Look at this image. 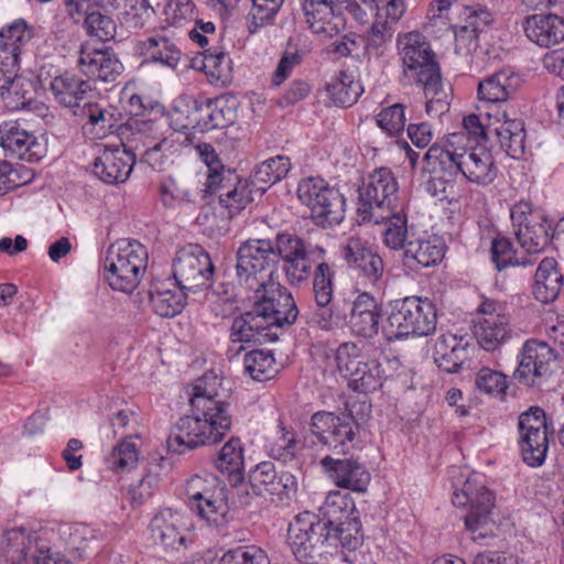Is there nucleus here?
<instances>
[{
  "label": "nucleus",
  "mask_w": 564,
  "mask_h": 564,
  "mask_svg": "<svg viewBox=\"0 0 564 564\" xmlns=\"http://www.w3.org/2000/svg\"><path fill=\"white\" fill-rule=\"evenodd\" d=\"M327 91L335 105L350 107L358 100L364 88L352 73L340 72L327 84Z\"/></svg>",
  "instance_id": "nucleus-44"
},
{
  "label": "nucleus",
  "mask_w": 564,
  "mask_h": 564,
  "mask_svg": "<svg viewBox=\"0 0 564 564\" xmlns=\"http://www.w3.org/2000/svg\"><path fill=\"white\" fill-rule=\"evenodd\" d=\"M382 223L387 224V228L383 231V242L391 249H403L405 250L406 245V218L400 214L398 209L393 210V216L388 217Z\"/></svg>",
  "instance_id": "nucleus-54"
},
{
  "label": "nucleus",
  "mask_w": 564,
  "mask_h": 564,
  "mask_svg": "<svg viewBox=\"0 0 564 564\" xmlns=\"http://www.w3.org/2000/svg\"><path fill=\"white\" fill-rule=\"evenodd\" d=\"M327 547H336L339 543L343 547L356 550L362 542L361 523L358 517L344 520L338 524H334L326 530Z\"/></svg>",
  "instance_id": "nucleus-46"
},
{
  "label": "nucleus",
  "mask_w": 564,
  "mask_h": 564,
  "mask_svg": "<svg viewBox=\"0 0 564 564\" xmlns=\"http://www.w3.org/2000/svg\"><path fill=\"white\" fill-rule=\"evenodd\" d=\"M97 9L95 12L87 15L83 20L88 33L101 41H108L116 34V24L110 17L100 12Z\"/></svg>",
  "instance_id": "nucleus-58"
},
{
  "label": "nucleus",
  "mask_w": 564,
  "mask_h": 564,
  "mask_svg": "<svg viewBox=\"0 0 564 564\" xmlns=\"http://www.w3.org/2000/svg\"><path fill=\"white\" fill-rule=\"evenodd\" d=\"M220 388L221 379L213 372L196 380L189 398L192 414L182 416L167 437L171 452L183 454L187 449L216 444L224 438L232 420Z\"/></svg>",
  "instance_id": "nucleus-2"
},
{
  "label": "nucleus",
  "mask_w": 564,
  "mask_h": 564,
  "mask_svg": "<svg viewBox=\"0 0 564 564\" xmlns=\"http://www.w3.org/2000/svg\"><path fill=\"white\" fill-rule=\"evenodd\" d=\"M321 466L333 482L355 492H365L370 484V473L357 459L351 457L325 456Z\"/></svg>",
  "instance_id": "nucleus-22"
},
{
  "label": "nucleus",
  "mask_w": 564,
  "mask_h": 564,
  "mask_svg": "<svg viewBox=\"0 0 564 564\" xmlns=\"http://www.w3.org/2000/svg\"><path fill=\"white\" fill-rule=\"evenodd\" d=\"M77 65L80 72L93 80L115 82L123 70V65L110 48L82 45Z\"/></svg>",
  "instance_id": "nucleus-20"
},
{
  "label": "nucleus",
  "mask_w": 564,
  "mask_h": 564,
  "mask_svg": "<svg viewBox=\"0 0 564 564\" xmlns=\"http://www.w3.org/2000/svg\"><path fill=\"white\" fill-rule=\"evenodd\" d=\"M381 308L373 295L362 292L351 303L348 326L351 333L364 338H373L379 332Z\"/></svg>",
  "instance_id": "nucleus-29"
},
{
  "label": "nucleus",
  "mask_w": 564,
  "mask_h": 564,
  "mask_svg": "<svg viewBox=\"0 0 564 564\" xmlns=\"http://www.w3.org/2000/svg\"><path fill=\"white\" fill-rule=\"evenodd\" d=\"M491 256L492 261L498 270H502L509 264L527 265L530 263L529 261L520 262L518 259H514L512 245L510 240L505 237H497L492 240Z\"/></svg>",
  "instance_id": "nucleus-63"
},
{
  "label": "nucleus",
  "mask_w": 564,
  "mask_h": 564,
  "mask_svg": "<svg viewBox=\"0 0 564 564\" xmlns=\"http://www.w3.org/2000/svg\"><path fill=\"white\" fill-rule=\"evenodd\" d=\"M503 117H506V115H503ZM498 123L499 124L495 128L490 124L485 127L480 121V118L477 115L471 113L464 118L463 130L457 133L465 134L466 144L467 147H470V137H473L474 141L478 142L481 139H486L490 132H495L500 147L509 156L513 159L522 156L524 153L525 142L523 121L520 119L505 118L502 122L498 121Z\"/></svg>",
  "instance_id": "nucleus-15"
},
{
  "label": "nucleus",
  "mask_w": 564,
  "mask_h": 564,
  "mask_svg": "<svg viewBox=\"0 0 564 564\" xmlns=\"http://www.w3.org/2000/svg\"><path fill=\"white\" fill-rule=\"evenodd\" d=\"M423 172L429 174L426 192L442 200H453L459 174L469 182L485 186L496 180L498 169L488 149L467 147L465 134L452 133L426 151Z\"/></svg>",
  "instance_id": "nucleus-1"
},
{
  "label": "nucleus",
  "mask_w": 564,
  "mask_h": 564,
  "mask_svg": "<svg viewBox=\"0 0 564 564\" xmlns=\"http://www.w3.org/2000/svg\"><path fill=\"white\" fill-rule=\"evenodd\" d=\"M310 426L312 434L335 455H347L359 431V424L350 413L316 412Z\"/></svg>",
  "instance_id": "nucleus-14"
},
{
  "label": "nucleus",
  "mask_w": 564,
  "mask_h": 564,
  "mask_svg": "<svg viewBox=\"0 0 564 564\" xmlns=\"http://www.w3.org/2000/svg\"><path fill=\"white\" fill-rule=\"evenodd\" d=\"M564 290L563 274L557 270L554 258H544L536 271L533 284V294L542 303L553 302Z\"/></svg>",
  "instance_id": "nucleus-37"
},
{
  "label": "nucleus",
  "mask_w": 564,
  "mask_h": 564,
  "mask_svg": "<svg viewBox=\"0 0 564 564\" xmlns=\"http://www.w3.org/2000/svg\"><path fill=\"white\" fill-rule=\"evenodd\" d=\"M473 334L482 349L494 352L510 341L514 332L505 307L496 301L485 300L473 321Z\"/></svg>",
  "instance_id": "nucleus-13"
},
{
  "label": "nucleus",
  "mask_w": 564,
  "mask_h": 564,
  "mask_svg": "<svg viewBox=\"0 0 564 564\" xmlns=\"http://www.w3.org/2000/svg\"><path fill=\"white\" fill-rule=\"evenodd\" d=\"M243 367L253 380L264 381L274 372V357L270 351L254 349L245 355Z\"/></svg>",
  "instance_id": "nucleus-51"
},
{
  "label": "nucleus",
  "mask_w": 564,
  "mask_h": 564,
  "mask_svg": "<svg viewBox=\"0 0 564 564\" xmlns=\"http://www.w3.org/2000/svg\"><path fill=\"white\" fill-rule=\"evenodd\" d=\"M236 276L246 290L259 293L273 280L275 253L270 239H249L237 251Z\"/></svg>",
  "instance_id": "nucleus-7"
},
{
  "label": "nucleus",
  "mask_w": 564,
  "mask_h": 564,
  "mask_svg": "<svg viewBox=\"0 0 564 564\" xmlns=\"http://www.w3.org/2000/svg\"><path fill=\"white\" fill-rule=\"evenodd\" d=\"M527 37L541 47H550L564 40V19L556 14H532L524 19Z\"/></svg>",
  "instance_id": "nucleus-32"
},
{
  "label": "nucleus",
  "mask_w": 564,
  "mask_h": 564,
  "mask_svg": "<svg viewBox=\"0 0 564 564\" xmlns=\"http://www.w3.org/2000/svg\"><path fill=\"white\" fill-rule=\"evenodd\" d=\"M514 236L528 253H540L550 245L551 225L542 217H532L524 228L516 229Z\"/></svg>",
  "instance_id": "nucleus-43"
},
{
  "label": "nucleus",
  "mask_w": 564,
  "mask_h": 564,
  "mask_svg": "<svg viewBox=\"0 0 564 564\" xmlns=\"http://www.w3.org/2000/svg\"><path fill=\"white\" fill-rule=\"evenodd\" d=\"M276 436L270 443V456L274 459L286 463L292 460L297 452V440L291 432L285 431L283 426H279Z\"/></svg>",
  "instance_id": "nucleus-57"
},
{
  "label": "nucleus",
  "mask_w": 564,
  "mask_h": 564,
  "mask_svg": "<svg viewBox=\"0 0 564 564\" xmlns=\"http://www.w3.org/2000/svg\"><path fill=\"white\" fill-rule=\"evenodd\" d=\"M382 373L381 365L377 360L366 358L345 378L354 391L368 393L381 387Z\"/></svg>",
  "instance_id": "nucleus-45"
},
{
  "label": "nucleus",
  "mask_w": 564,
  "mask_h": 564,
  "mask_svg": "<svg viewBox=\"0 0 564 564\" xmlns=\"http://www.w3.org/2000/svg\"><path fill=\"white\" fill-rule=\"evenodd\" d=\"M311 275L313 276L314 300L318 307L312 318L322 329H327L332 318L329 305L334 296L335 271L322 260L316 262L315 270Z\"/></svg>",
  "instance_id": "nucleus-30"
},
{
  "label": "nucleus",
  "mask_w": 564,
  "mask_h": 564,
  "mask_svg": "<svg viewBox=\"0 0 564 564\" xmlns=\"http://www.w3.org/2000/svg\"><path fill=\"white\" fill-rule=\"evenodd\" d=\"M253 305L270 328L275 332L284 325H292L299 316L291 292L275 281L268 283L259 293H256Z\"/></svg>",
  "instance_id": "nucleus-17"
},
{
  "label": "nucleus",
  "mask_w": 564,
  "mask_h": 564,
  "mask_svg": "<svg viewBox=\"0 0 564 564\" xmlns=\"http://www.w3.org/2000/svg\"><path fill=\"white\" fill-rule=\"evenodd\" d=\"M344 3H349V0H303L302 10L307 26L326 39L336 36L344 28L340 9Z\"/></svg>",
  "instance_id": "nucleus-19"
},
{
  "label": "nucleus",
  "mask_w": 564,
  "mask_h": 564,
  "mask_svg": "<svg viewBox=\"0 0 564 564\" xmlns=\"http://www.w3.org/2000/svg\"><path fill=\"white\" fill-rule=\"evenodd\" d=\"M453 503L456 507L470 510L465 516V525L475 541H482L494 535L495 522L491 518L495 508V497L490 490L480 485L476 477L466 479L460 491L453 494Z\"/></svg>",
  "instance_id": "nucleus-9"
},
{
  "label": "nucleus",
  "mask_w": 564,
  "mask_h": 564,
  "mask_svg": "<svg viewBox=\"0 0 564 564\" xmlns=\"http://www.w3.org/2000/svg\"><path fill=\"white\" fill-rule=\"evenodd\" d=\"M314 223L321 227H332L345 217V198L338 189L329 187L311 208Z\"/></svg>",
  "instance_id": "nucleus-41"
},
{
  "label": "nucleus",
  "mask_w": 564,
  "mask_h": 564,
  "mask_svg": "<svg viewBox=\"0 0 564 564\" xmlns=\"http://www.w3.org/2000/svg\"><path fill=\"white\" fill-rule=\"evenodd\" d=\"M186 496L192 500L193 508L209 524L224 528L227 523L229 507L226 487L213 475L192 476L185 487Z\"/></svg>",
  "instance_id": "nucleus-11"
},
{
  "label": "nucleus",
  "mask_w": 564,
  "mask_h": 564,
  "mask_svg": "<svg viewBox=\"0 0 564 564\" xmlns=\"http://www.w3.org/2000/svg\"><path fill=\"white\" fill-rule=\"evenodd\" d=\"M478 390L488 394H500L507 389V378L502 372L490 368H481L475 380Z\"/></svg>",
  "instance_id": "nucleus-60"
},
{
  "label": "nucleus",
  "mask_w": 564,
  "mask_h": 564,
  "mask_svg": "<svg viewBox=\"0 0 564 564\" xmlns=\"http://www.w3.org/2000/svg\"><path fill=\"white\" fill-rule=\"evenodd\" d=\"M143 54L152 62L161 63L164 66L175 68L181 59L182 53L174 42L165 36H153L147 39L142 44Z\"/></svg>",
  "instance_id": "nucleus-47"
},
{
  "label": "nucleus",
  "mask_w": 564,
  "mask_h": 564,
  "mask_svg": "<svg viewBox=\"0 0 564 564\" xmlns=\"http://www.w3.org/2000/svg\"><path fill=\"white\" fill-rule=\"evenodd\" d=\"M192 138L181 131H174L142 153L141 162L155 171H165L178 156L183 147L192 144Z\"/></svg>",
  "instance_id": "nucleus-34"
},
{
  "label": "nucleus",
  "mask_w": 564,
  "mask_h": 564,
  "mask_svg": "<svg viewBox=\"0 0 564 564\" xmlns=\"http://www.w3.org/2000/svg\"><path fill=\"white\" fill-rule=\"evenodd\" d=\"M404 76L419 85L426 98L425 111L441 117L448 111L449 94L445 90L441 68L430 43L419 32H410L399 39Z\"/></svg>",
  "instance_id": "nucleus-3"
},
{
  "label": "nucleus",
  "mask_w": 564,
  "mask_h": 564,
  "mask_svg": "<svg viewBox=\"0 0 564 564\" xmlns=\"http://www.w3.org/2000/svg\"><path fill=\"white\" fill-rule=\"evenodd\" d=\"M520 441L523 460L532 467L541 466L549 449L547 431L523 433Z\"/></svg>",
  "instance_id": "nucleus-49"
},
{
  "label": "nucleus",
  "mask_w": 564,
  "mask_h": 564,
  "mask_svg": "<svg viewBox=\"0 0 564 564\" xmlns=\"http://www.w3.org/2000/svg\"><path fill=\"white\" fill-rule=\"evenodd\" d=\"M519 86L520 77L513 70L503 68L480 80L477 93L481 100L502 102L508 100Z\"/></svg>",
  "instance_id": "nucleus-35"
},
{
  "label": "nucleus",
  "mask_w": 564,
  "mask_h": 564,
  "mask_svg": "<svg viewBox=\"0 0 564 564\" xmlns=\"http://www.w3.org/2000/svg\"><path fill=\"white\" fill-rule=\"evenodd\" d=\"M318 511L319 514H316V523L323 525L324 530L344 520L357 517L352 498L349 494L340 491L329 492Z\"/></svg>",
  "instance_id": "nucleus-40"
},
{
  "label": "nucleus",
  "mask_w": 564,
  "mask_h": 564,
  "mask_svg": "<svg viewBox=\"0 0 564 564\" xmlns=\"http://www.w3.org/2000/svg\"><path fill=\"white\" fill-rule=\"evenodd\" d=\"M272 243L275 267L282 261V270L292 285L306 282L312 274L313 264L325 253L322 247H313L303 238L290 232L278 234Z\"/></svg>",
  "instance_id": "nucleus-8"
},
{
  "label": "nucleus",
  "mask_w": 564,
  "mask_h": 564,
  "mask_svg": "<svg viewBox=\"0 0 564 564\" xmlns=\"http://www.w3.org/2000/svg\"><path fill=\"white\" fill-rule=\"evenodd\" d=\"M198 192H195L189 184L182 183L161 186V197L165 206L172 207L175 204L194 203Z\"/></svg>",
  "instance_id": "nucleus-61"
},
{
  "label": "nucleus",
  "mask_w": 564,
  "mask_h": 564,
  "mask_svg": "<svg viewBox=\"0 0 564 564\" xmlns=\"http://www.w3.org/2000/svg\"><path fill=\"white\" fill-rule=\"evenodd\" d=\"M251 1L252 7L248 14V29L250 33H254L262 26L272 23L284 2V0Z\"/></svg>",
  "instance_id": "nucleus-53"
},
{
  "label": "nucleus",
  "mask_w": 564,
  "mask_h": 564,
  "mask_svg": "<svg viewBox=\"0 0 564 564\" xmlns=\"http://www.w3.org/2000/svg\"><path fill=\"white\" fill-rule=\"evenodd\" d=\"M230 338L234 343L263 345L278 340V332L272 330L268 322L253 305L239 316H236L230 327Z\"/></svg>",
  "instance_id": "nucleus-28"
},
{
  "label": "nucleus",
  "mask_w": 564,
  "mask_h": 564,
  "mask_svg": "<svg viewBox=\"0 0 564 564\" xmlns=\"http://www.w3.org/2000/svg\"><path fill=\"white\" fill-rule=\"evenodd\" d=\"M214 264L209 254L198 245L177 251L173 262V276L182 291L197 292L209 286Z\"/></svg>",
  "instance_id": "nucleus-16"
},
{
  "label": "nucleus",
  "mask_w": 564,
  "mask_h": 564,
  "mask_svg": "<svg viewBox=\"0 0 564 564\" xmlns=\"http://www.w3.org/2000/svg\"><path fill=\"white\" fill-rule=\"evenodd\" d=\"M105 11L112 10L123 15L126 19L141 18L149 13L148 0H101Z\"/></svg>",
  "instance_id": "nucleus-64"
},
{
  "label": "nucleus",
  "mask_w": 564,
  "mask_h": 564,
  "mask_svg": "<svg viewBox=\"0 0 564 564\" xmlns=\"http://www.w3.org/2000/svg\"><path fill=\"white\" fill-rule=\"evenodd\" d=\"M54 99L67 108H79L90 91L88 82L70 73L55 76L50 84Z\"/></svg>",
  "instance_id": "nucleus-36"
},
{
  "label": "nucleus",
  "mask_w": 564,
  "mask_h": 564,
  "mask_svg": "<svg viewBox=\"0 0 564 564\" xmlns=\"http://www.w3.org/2000/svg\"><path fill=\"white\" fill-rule=\"evenodd\" d=\"M148 263V251L137 240H119L106 254L105 279L111 289L132 293L139 285Z\"/></svg>",
  "instance_id": "nucleus-4"
},
{
  "label": "nucleus",
  "mask_w": 564,
  "mask_h": 564,
  "mask_svg": "<svg viewBox=\"0 0 564 564\" xmlns=\"http://www.w3.org/2000/svg\"><path fill=\"white\" fill-rule=\"evenodd\" d=\"M110 469L116 471L131 470L138 463L135 444L131 441H123L118 444L106 458Z\"/></svg>",
  "instance_id": "nucleus-55"
},
{
  "label": "nucleus",
  "mask_w": 564,
  "mask_h": 564,
  "mask_svg": "<svg viewBox=\"0 0 564 564\" xmlns=\"http://www.w3.org/2000/svg\"><path fill=\"white\" fill-rule=\"evenodd\" d=\"M150 303L154 312L162 317H174L185 306V291L176 292L171 290L154 289L149 292Z\"/></svg>",
  "instance_id": "nucleus-48"
},
{
  "label": "nucleus",
  "mask_w": 564,
  "mask_h": 564,
  "mask_svg": "<svg viewBox=\"0 0 564 564\" xmlns=\"http://www.w3.org/2000/svg\"><path fill=\"white\" fill-rule=\"evenodd\" d=\"M367 347L368 345L365 343L352 341H346L338 346L335 354L336 368L344 378L367 358L365 354Z\"/></svg>",
  "instance_id": "nucleus-52"
},
{
  "label": "nucleus",
  "mask_w": 564,
  "mask_h": 564,
  "mask_svg": "<svg viewBox=\"0 0 564 564\" xmlns=\"http://www.w3.org/2000/svg\"><path fill=\"white\" fill-rule=\"evenodd\" d=\"M202 69L216 80L226 82L230 74V58L221 51L205 50Z\"/></svg>",
  "instance_id": "nucleus-56"
},
{
  "label": "nucleus",
  "mask_w": 564,
  "mask_h": 564,
  "mask_svg": "<svg viewBox=\"0 0 564 564\" xmlns=\"http://www.w3.org/2000/svg\"><path fill=\"white\" fill-rule=\"evenodd\" d=\"M343 257L349 268L358 272L372 286L381 281L384 270L383 260L373 252L366 242L359 238L351 237L343 247Z\"/></svg>",
  "instance_id": "nucleus-26"
},
{
  "label": "nucleus",
  "mask_w": 564,
  "mask_h": 564,
  "mask_svg": "<svg viewBox=\"0 0 564 564\" xmlns=\"http://www.w3.org/2000/svg\"><path fill=\"white\" fill-rule=\"evenodd\" d=\"M204 192L217 194L219 204L229 210L230 216L242 210L257 194L250 180H241L232 170L221 177L214 174L210 182L205 183Z\"/></svg>",
  "instance_id": "nucleus-18"
},
{
  "label": "nucleus",
  "mask_w": 564,
  "mask_h": 564,
  "mask_svg": "<svg viewBox=\"0 0 564 564\" xmlns=\"http://www.w3.org/2000/svg\"><path fill=\"white\" fill-rule=\"evenodd\" d=\"M34 28L18 19L0 31V62L10 70L18 69L21 55L31 51Z\"/></svg>",
  "instance_id": "nucleus-24"
},
{
  "label": "nucleus",
  "mask_w": 564,
  "mask_h": 564,
  "mask_svg": "<svg viewBox=\"0 0 564 564\" xmlns=\"http://www.w3.org/2000/svg\"><path fill=\"white\" fill-rule=\"evenodd\" d=\"M377 123L389 134H395L402 131L405 124L403 105L394 104L382 109L377 116Z\"/></svg>",
  "instance_id": "nucleus-59"
},
{
  "label": "nucleus",
  "mask_w": 564,
  "mask_h": 564,
  "mask_svg": "<svg viewBox=\"0 0 564 564\" xmlns=\"http://www.w3.org/2000/svg\"><path fill=\"white\" fill-rule=\"evenodd\" d=\"M290 170V159L276 155L259 164L251 174L250 182L256 193L261 196L269 187L284 178Z\"/></svg>",
  "instance_id": "nucleus-42"
},
{
  "label": "nucleus",
  "mask_w": 564,
  "mask_h": 564,
  "mask_svg": "<svg viewBox=\"0 0 564 564\" xmlns=\"http://www.w3.org/2000/svg\"><path fill=\"white\" fill-rule=\"evenodd\" d=\"M468 343L453 334L437 337L433 358L440 369L448 373L458 372L468 360Z\"/></svg>",
  "instance_id": "nucleus-33"
},
{
  "label": "nucleus",
  "mask_w": 564,
  "mask_h": 564,
  "mask_svg": "<svg viewBox=\"0 0 564 564\" xmlns=\"http://www.w3.org/2000/svg\"><path fill=\"white\" fill-rule=\"evenodd\" d=\"M0 145L12 158L26 162H37L46 152L44 143L33 133L20 128L17 122L0 126Z\"/></svg>",
  "instance_id": "nucleus-25"
},
{
  "label": "nucleus",
  "mask_w": 564,
  "mask_h": 564,
  "mask_svg": "<svg viewBox=\"0 0 564 564\" xmlns=\"http://www.w3.org/2000/svg\"><path fill=\"white\" fill-rule=\"evenodd\" d=\"M135 163V154L123 144L105 145L95 159L93 173L107 184H119L128 180Z\"/></svg>",
  "instance_id": "nucleus-21"
},
{
  "label": "nucleus",
  "mask_w": 564,
  "mask_h": 564,
  "mask_svg": "<svg viewBox=\"0 0 564 564\" xmlns=\"http://www.w3.org/2000/svg\"><path fill=\"white\" fill-rule=\"evenodd\" d=\"M358 192L357 213L362 221L380 224L398 209L399 185L388 167L370 173Z\"/></svg>",
  "instance_id": "nucleus-6"
},
{
  "label": "nucleus",
  "mask_w": 564,
  "mask_h": 564,
  "mask_svg": "<svg viewBox=\"0 0 564 564\" xmlns=\"http://www.w3.org/2000/svg\"><path fill=\"white\" fill-rule=\"evenodd\" d=\"M182 517L172 509H164L158 512L151 520L150 530L155 543L164 547L174 549L185 542V536L181 533Z\"/></svg>",
  "instance_id": "nucleus-39"
},
{
  "label": "nucleus",
  "mask_w": 564,
  "mask_h": 564,
  "mask_svg": "<svg viewBox=\"0 0 564 564\" xmlns=\"http://www.w3.org/2000/svg\"><path fill=\"white\" fill-rule=\"evenodd\" d=\"M387 337L401 339L412 336H430L436 330L435 304L427 297L406 296L391 303L387 317Z\"/></svg>",
  "instance_id": "nucleus-5"
},
{
  "label": "nucleus",
  "mask_w": 564,
  "mask_h": 564,
  "mask_svg": "<svg viewBox=\"0 0 564 564\" xmlns=\"http://www.w3.org/2000/svg\"><path fill=\"white\" fill-rule=\"evenodd\" d=\"M330 186L321 177H306L297 185V197L310 209Z\"/></svg>",
  "instance_id": "nucleus-62"
},
{
  "label": "nucleus",
  "mask_w": 564,
  "mask_h": 564,
  "mask_svg": "<svg viewBox=\"0 0 564 564\" xmlns=\"http://www.w3.org/2000/svg\"><path fill=\"white\" fill-rule=\"evenodd\" d=\"M7 564H72L39 543L35 532L24 527L6 530L0 544Z\"/></svg>",
  "instance_id": "nucleus-12"
},
{
  "label": "nucleus",
  "mask_w": 564,
  "mask_h": 564,
  "mask_svg": "<svg viewBox=\"0 0 564 564\" xmlns=\"http://www.w3.org/2000/svg\"><path fill=\"white\" fill-rule=\"evenodd\" d=\"M444 257V246L438 239L409 240L404 250V264L411 270L435 265Z\"/></svg>",
  "instance_id": "nucleus-38"
},
{
  "label": "nucleus",
  "mask_w": 564,
  "mask_h": 564,
  "mask_svg": "<svg viewBox=\"0 0 564 564\" xmlns=\"http://www.w3.org/2000/svg\"><path fill=\"white\" fill-rule=\"evenodd\" d=\"M229 102L228 98L221 96L196 104L193 129L198 132H205L213 129H223L231 124L236 119V110Z\"/></svg>",
  "instance_id": "nucleus-31"
},
{
  "label": "nucleus",
  "mask_w": 564,
  "mask_h": 564,
  "mask_svg": "<svg viewBox=\"0 0 564 564\" xmlns=\"http://www.w3.org/2000/svg\"><path fill=\"white\" fill-rule=\"evenodd\" d=\"M215 467L228 475L239 474L243 467V448L238 437H231L214 460Z\"/></svg>",
  "instance_id": "nucleus-50"
},
{
  "label": "nucleus",
  "mask_w": 564,
  "mask_h": 564,
  "mask_svg": "<svg viewBox=\"0 0 564 564\" xmlns=\"http://www.w3.org/2000/svg\"><path fill=\"white\" fill-rule=\"evenodd\" d=\"M316 523V514L305 511L289 524L288 544L301 564H323L329 554L327 533Z\"/></svg>",
  "instance_id": "nucleus-10"
},
{
  "label": "nucleus",
  "mask_w": 564,
  "mask_h": 564,
  "mask_svg": "<svg viewBox=\"0 0 564 564\" xmlns=\"http://www.w3.org/2000/svg\"><path fill=\"white\" fill-rule=\"evenodd\" d=\"M554 359V351L546 343L529 340L522 348L513 377L523 384L534 386L538 379L551 372L550 364Z\"/></svg>",
  "instance_id": "nucleus-23"
},
{
  "label": "nucleus",
  "mask_w": 564,
  "mask_h": 564,
  "mask_svg": "<svg viewBox=\"0 0 564 564\" xmlns=\"http://www.w3.org/2000/svg\"><path fill=\"white\" fill-rule=\"evenodd\" d=\"M250 486L256 495L275 496L280 501L289 499L296 490L293 475L283 473L278 475L271 462H262L256 466L249 476Z\"/></svg>",
  "instance_id": "nucleus-27"
}]
</instances>
